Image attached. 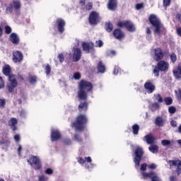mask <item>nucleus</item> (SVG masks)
I'll return each instance as SVG.
<instances>
[{"label": "nucleus", "mask_w": 181, "mask_h": 181, "mask_svg": "<svg viewBox=\"0 0 181 181\" xmlns=\"http://www.w3.org/2000/svg\"><path fill=\"white\" fill-rule=\"evenodd\" d=\"M78 97L79 100H87V93L93 90V84L87 81L81 80L78 84Z\"/></svg>", "instance_id": "obj_1"}, {"label": "nucleus", "mask_w": 181, "mask_h": 181, "mask_svg": "<svg viewBox=\"0 0 181 181\" xmlns=\"http://www.w3.org/2000/svg\"><path fill=\"white\" fill-rule=\"evenodd\" d=\"M3 73L5 76H8V81L10 82L8 85V90L9 93H12L15 90L16 87L18 86V82H16V76L11 74V66L6 65L3 67Z\"/></svg>", "instance_id": "obj_2"}, {"label": "nucleus", "mask_w": 181, "mask_h": 181, "mask_svg": "<svg viewBox=\"0 0 181 181\" xmlns=\"http://www.w3.org/2000/svg\"><path fill=\"white\" fill-rule=\"evenodd\" d=\"M149 21L152 26L155 28L154 32L156 35H160L165 30V28H163V25L160 23V20L156 16L151 14L149 17Z\"/></svg>", "instance_id": "obj_3"}, {"label": "nucleus", "mask_w": 181, "mask_h": 181, "mask_svg": "<svg viewBox=\"0 0 181 181\" xmlns=\"http://www.w3.org/2000/svg\"><path fill=\"white\" fill-rule=\"evenodd\" d=\"M87 116L84 115H79L76 117L75 122L72 124V127L75 128L76 131H83L84 129V124H87Z\"/></svg>", "instance_id": "obj_4"}, {"label": "nucleus", "mask_w": 181, "mask_h": 181, "mask_svg": "<svg viewBox=\"0 0 181 181\" xmlns=\"http://www.w3.org/2000/svg\"><path fill=\"white\" fill-rule=\"evenodd\" d=\"M144 156V150L141 147H138L135 151V156L134 158V162L135 163L136 169H139V163Z\"/></svg>", "instance_id": "obj_5"}, {"label": "nucleus", "mask_w": 181, "mask_h": 181, "mask_svg": "<svg viewBox=\"0 0 181 181\" xmlns=\"http://www.w3.org/2000/svg\"><path fill=\"white\" fill-rule=\"evenodd\" d=\"M28 163H30V166L35 169V170H39L42 168V164L40 163V159L39 157L31 156L30 158L28 160Z\"/></svg>", "instance_id": "obj_6"}, {"label": "nucleus", "mask_w": 181, "mask_h": 181, "mask_svg": "<svg viewBox=\"0 0 181 181\" xmlns=\"http://www.w3.org/2000/svg\"><path fill=\"white\" fill-rule=\"evenodd\" d=\"M88 19L90 25H97L100 23V13L97 11H93L90 13Z\"/></svg>", "instance_id": "obj_7"}, {"label": "nucleus", "mask_w": 181, "mask_h": 181, "mask_svg": "<svg viewBox=\"0 0 181 181\" xmlns=\"http://www.w3.org/2000/svg\"><path fill=\"white\" fill-rule=\"evenodd\" d=\"M73 52V61L78 62L81 59V49L80 48L74 47L72 49Z\"/></svg>", "instance_id": "obj_8"}, {"label": "nucleus", "mask_w": 181, "mask_h": 181, "mask_svg": "<svg viewBox=\"0 0 181 181\" xmlns=\"http://www.w3.org/2000/svg\"><path fill=\"white\" fill-rule=\"evenodd\" d=\"M144 88L146 90V93H148V94H152V93L155 91L156 87L153 83H152V82L148 81L144 84Z\"/></svg>", "instance_id": "obj_9"}, {"label": "nucleus", "mask_w": 181, "mask_h": 181, "mask_svg": "<svg viewBox=\"0 0 181 181\" xmlns=\"http://www.w3.org/2000/svg\"><path fill=\"white\" fill-rule=\"evenodd\" d=\"M168 163L170 167L177 166L176 172L177 175H180L181 173V160H169Z\"/></svg>", "instance_id": "obj_10"}, {"label": "nucleus", "mask_w": 181, "mask_h": 181, "mask_svg": "<svg viewBox=\"0 0 181 181\" xmlns=\"http://www.w3.org/2000/svg\"><path fill=\"white\" fill-rule=\"evenodd\" d=\"M82 47L83 52H86V53H90L93 49H94V43L93 42H83L82 43Z\"/></svg>", "instance_id": "obj_11"}, {"label": "nucleus", "mask_w": 181, "mask_h": 181, "mask_svg": "<svg viewBox=\"0 0 181 181\" xmlns=\"http://www.w3.org/2000/svg\"><path fill=\"white\" fill-rule=\"evenodd\" d=\"M157 67H158L160 71H168V69H169V63L165 61H160L157 64Z\"/></svg>", "instance_id": "obj_12"}, {"label": "nucleus", "mask_w": 181, "mask_h": 181, "mask_svg": "<svg viewBox=\"0 0 181 181\" xmlns=\"http://www.w3.org/2000/svg\"><path fill=\"white\" fill-rule=\"evenodd\" d=\"M162 59H163V52L160 48L156 49L154 60H156V62H159V60H162Z\"/></svg>", "instance_id": "obj_13"}, {"label": "nucleus", "mask_w": 181, "mask_h": 181, "mask_svg": "<svg viewBox=\"0 0 181 181\" xmlns=\"http://www.w3.org/2000/svg\"><path fill=\"white\" fill-rule=\"evenodd\" d=\"M57 23L58 26L59 33H63V32H64V26L66 25V22H64V20L59 18L57 20Z\"/></svg>", "instance_id": "obj_14"}, {"label": "nucleus", "mask_w": 181, "mask_h": 181, "mask_svg": "<svg viewBox=\"0 0 181 181\" xmlns=\"http://www.w3.org/2000/svg\"><path fill=\"white\" fill-rule=\"evenodd\" d=\"M61 136L62 135L60 134L59 130H51V140L52 142L60 139Z\"/></svg>", "instance_id": "obj_15"}, {"label": "nucleus", "mask_w": 181, "mask_h": 181, "mask_svg": "<svg viewBox=\"0 0 181 181\" xmlns=\"http://www.w3.org/2000/svg\"><path fill=\"white\" fill-rule=\"evenodd\" d=\"M13 60L15 62V63H18V62H22V60H23V55L22 54V52L19 51L14 52Z\"/></svg>", "instance_id": "obj_16"}, {"label": "nucleus", "mask_w": 181, "mask_h": 181, "mask_svg": "<svg viewBox=\"0 0 181 181\" xmlns=\"http://www.w3.org/2000/svg\"><path fill=\"white\" fill-rule=\"evenodd\" d=\"M144 141H146L148 145L155 144V137L152 134H147L144 136Z\"/></svg>", "instance_id": "obj_17"}, {"label": "nucleus", "mask_w": 181, "mask_h": 181, "mask_svg": "<svg viewBox=\"0 0 181 181\" xmlns=\"http://www.w3.org/2000/svg\"><path fill=\"white\" fill-rule=\"evenodd\" d=\"M165 122H166V119L162 117H157L155 119V124L157 127H163Z\"/></svg>", "instance_id": "obj_18"}, {"label": "nucleus", "mask_w": 181, "mask_h": 181, "mask_svg": "<svg viewBox=\"0 0 181 181\" xmlns=\"http://www.w3.org/2000/svg\"><path fill=\"white\" fill-rule=\"evenodd\" d=\"M10 41L13 45H18L19 43V37L18 34L13 33L10 35Z\"/></svg>", "instance_id": "obj_19"}, {"label": "nucleus", "mask_w": 181, "mask_h": 181, "mask_svg": "<svg viewBox=\"0 0 181 181\" xmlns=\"http://www.w3.org/2000/svg\"><path fill=\"white\" fill-rule=\"evenodd\" d=\"M88 110V104L86 102L81 103L78 105V111L80 112H86Z\"/></svg>", "instance_id": "obj_20"}, {"label": "nucleus", "mask_w": 181, "mask_h": 181, "mask_svg": "<svg viewBox=\"0 0 181 181\" xmlns=\"http://www.w3.org/2000/svg\"><path fill=\"white\" fill-rule=\"evenodd\" d=\"M18 124V119L16 118H11L8 122V125L11 127L13 131H16V124Z\"/></svg>", "instance_id": "obj_21"}, {"label": "nucleus", "mask_w": 181, "mask_h": 181, "mask_svg": "<svg viewBox=\"0 0 181 181\" xmlns=\"http://www.w3.org/2000/svg\"><path fill=\"white\" fill-rule=\"evenodd\" d=\"M107 8L110 11H115V8H117V0H109Z\"/></svg>", "instance_id": "obj_22"}, {"label": "nucleus", "mask_w": 181, "mask_h": 181, "mask_svg": "<svg viewBox=\"0 0 181 181\" xmlns=\"http://www.w3.org/2000/svg\"><path fill=\"white\" fill-rule=\"evenodd\" d=\"M113 35L116 39H122L124 37V33L119 29L115 30Z\"/></svg>", "instance_id": "obj_23"}, {"label": "nucleus", "mask_w": 181, "mask_h": 181, "mask_svg": "<svg viewBox=\"0 0 181 181\" xmlns=\"http://www.w3.org/2000/svg\"><path fill=\"white\" fill-rule=\"evenodd\" d=\"M160 106L159 105V103H154L151 105H149V110L152 111V112H155V111H158Z\"/></svg>", "instance_id": "obj_24"}, {"label": "nucleus", "mask_w": 181, "mask_h": 181, "mask_svg": "<svg viewBox=\"0 0 181 181\" xmlns=\"http://www.w3.org/2000/svg\"><path fill=\"white\" fill-rule=\"evenodd\" d=\"M126 28L127 29V30L129 32H135V25H134V23H131L129 21L127 22Z\"/></svg>", "instance_id": "obj_25"}, {"label": "nucleus", "mask_w": 181, "mask_h": 181, "mask_svg": "<svg viewBox=\"0 0 181 181\" xmlns=\"http://www.w3.org/2000/svg\"><path fill=\"white\" fill-rule=\"evenodd\" d=\"M153 100L158 101V103H163V98L159 93H156L153 95Z\"/></svg>", "instance_id": "obj_26"}, {"label": "nucleus", "mask_w": 181, "mask_h": 181, "mask_svg": "<svg viewBox=\"0 0 181 181\" xmlns=\"http://www.w3.org/2000/svg\"><path fill=\"white\" fill-rule=\"evenodd\" d=\"M98 70L99 73L104 74L105 73V66L103 65V62H100L98 65Z\"/></svg>", "instance_id": "obj_27"}, {"label": "nucleus", "mask_w": 181, "mask_h": 181, "mask_svg": "<svg viewBox=\"0 0 181 181\" xmlns=\"http://www.w3.org/2000/svg\"><path fill=\"white\" fill-rule=\"evenodd\" d=\"M158 149H159V147L156 145H151L148 147V150L150 152H152V153H158Z\"/></svg>", "instance_id": "obj_28"}, {"label": "nucleus", "mask_w": 181, "mask_h": 181, "mask_svg": "<svg viewBox=\"0 0 181 181\" xmlns=\"http://www.w3.org/2000/svg\"><path fill=\"white\" fill-rule=\"evenodd\" d=\"M133 134L134 135H138V132H139V126L138 124H134L132 126Z\"/></svg>", "instance_id": "obj_29"}, {"label": "nucleus", "mask_w": 181, "mask_h": 181, "mask_svg": "<svg viewBox=\"0 0 181 181\" xmlns=\"http://www.w3.org/2000/svg\"><path fill=\"white\" fill-rule=\"evenodd\" d=\"M172 143L170 142V141L167 140V139H164L161 141V145H163V146H169V145H170Z\"/></svg>", "instance_id": "obj_30"}, {"label": "nucleus", "mask_w": 181, "mask_h": 181, "mask_svg": "<svg viewBox=\"0 0 181 181\" xmlns=\"http://www.w3.org/2000/svg\"><path fill=\"white\" fill-rule=\"evenodd\" d=\"M105 26H106L107 32H111V30H112L113 26H112V24L111 23H107L105 24Z\"/></svg>", "instance_id": "obj_31"}, {"label": "nucleus", "mask_w": 181, "mask_h": 181, "mask_svg": "<svg viewBox=\"0 0 181 181\" xmlns=\"http://www.w3.org/2000/svg\"><path fill=\"white\" fill-rule=\"evenodd\" d=\"M173 100L171 98H164V103L166 105H170L173 103Z\"/></svg>", "instance_id": "obj_32"}, {"label": "nucleus", "mask_w": 181, "mask_h": 181, "mask_svg": "<svg viewBox=\"0 0 181 181\" xmlns=\"http://www.w3.org/2000/svg\"><path fill=\"white\" fill-rule=\"evenodd\" d=\"M170 58L172 63H175L176 60H177V57L175 54V53H172L170 54Z\"/></svg>", "instance_id": "obj_33"}, {"label": "nucleus", "mask_w": 181, "mask_h": 181, "mask_svg": "<svg viewBox=\"0 0 181 181\" xmlns=\"http://www.w3.org/2000/svg\"><path fill=\"white\" fill-rule=\"evenodd\" d=\"M160 71V69H158V66H156L153 71V73L155 76V77H159V71Z\"/></svg>", "instance_id": "obj_34"}, {"label": "nucleus", "mask_w": 181, "mask_h": 181, "mask_svg": "<svg viewBox=\"0 0 181 181\" xmlns=\"http://www.w3.org/2000/svg\"><path fill=\"white\" fill-rule=\"evenodd\" d=\"M13 4L15 9H19L21 8V1H14Z\"/></svg>", "instance_id": "obj_35"}, {"label": "nucleus", "mask_w": 181, "mask_h": 181, "mask_svg": "<svg viewBox=\"0 0 181 181\" xmlns=\"http://www.w3.org/2000/svg\"><path fill=\"white\" fill-rule=\"evenodd\" d=\"M127 23H128V21H125V22L119 21V22H118V23H117V26H118L119 28H124V27L126 28Z\"/></svg>", "instance_id": "obj_36"}, {"label": "nucleus", "mask_w": 181, "mask_h": 181, "mask_svg": "<svg viewBox=\"0 0 181 181\" xmlns=\"http://www.w3.org/2000/svg\"><path fill=\"white\" fill-rule=\"evenodd\" d=\"M29 81H30V84H35L36 83V81H37V77L30 76Z\"/></svg>", "instance_id": "obj_37"}, {"label": "nucleus", "mask_w": 181, "mask_h": 181, "mask_svg": "<svg viewBox=\"0 0 181 181\" xmlns=\"http://www.w3.org/2000/svg\"><path fill=\"white\" fill-rule=\"evenodd\" d=\"M52 71V68L50 67V65L47 64L46 67H45V73L47 74V76H49V74H50Z\"/></svg>", "instance_id": "obj_38"}, {"label": "nucleus", "mask_w": 181, "mask_h": 181, "mask_svg": "<svg viewBox=\"0 0 181 181\" xmlns=\"http://www.w3.org/2000/svg\"><path fill=\"white\" fill-rule=\"evenodd\" d=\"M95 45L96 47H103V46H104V42H103V40H99L95 42Z\"/></svg>", "instance_id": "obj_39"}, {"label": "nucleus", "mask_w": 181, "mask_h": 181, "mask_svg": "<svg viewBox=\"0 0 181 181\" xmlns=\"http://www.w3.org/2000/svg\"><path fill=\"white\" fill-rule=\"evenodd\" d=\"M168 112H170V114H175V112H176V107H175L173 106L169 107Z\"/></svg>", "instance_id": "obj_40"}, {"label": "nucleus", "mask_w": 181, "mask_h": 181, "mask_svg": "<svg viewBox=\"0 0 181 181\" xmlns=\"http://www.w3.org/2000/svg\"><path fill=\"white\" fill-rule=\"evenodd\" d=\"M74 80H80V78H81V74H80L78 72L74 73Z\"/></svg>", "instance_id": "obj_41"}, {"label": "nucleus", "mask_w": 181, "mask_h": 181, "mask_svg": "<svg viewBox=\"0 0 181 181\" xmlns=\"http://www.w3.org/2000/svg\"><path fill=\"white\" fill-rule=\"evenodd\" d=\"M48 177L46 175H40L38 177V181H47Z\"/></svg>", "instance_id": "obj_42"}, {"label": "nucleus", "mask_w": 181, "mask_h": 181, "mask_svg": "<svg viewBox=\"0 0 181 181\" xmlns=\"http://www.w3.org/2000/svg\"><path fill=\"white\" fill-rule=\"evenodd\" d=\"M74 139L76 141V142H81L83 141V139L79 136V134H75Z\"/></svg>", "instance_id": "obj_43"}, {"label": "nucleus", "mask_w": 181, "mask_h": 181, "mask_svg": "<svg viewBox=\"0 0 181 181\" xmlns=\"http://www.w3.org/2000/svg\"><path fill=\"white\" fill-rule=\"evenodd\" d=\"M78 162L80 163V165H84V163H86V158H78Z\"/></svg>", "instance_id": "obj_44"}, {"label": "nucleus", "mask_w": 181, "mask_h": 181, "mask_svg": "<svg viewBox=\"0 0 181 181\" xmlns=\"http://www.w3.org/2000/svg\"><path fill=\"white\" fill-rule=\"evenodd\" d=\"M7 13H12V11H13V8L12 6H8L6 9Z\"/></svg>", "instance_id": "obj_45"}, {"label": "nucleus", "mask_w": 181, "mask_h": 181, "mask_svg": "<svg viewBox=\"0 0 181 181\" xmlns=\"http://www.w3.org/2000/svg\"><path fill=\"white\" fill-rule=\"evenodd\" d=\"M46 175H53V170L52 168H47L45 170Z\"/></svg>", "instance_id": "obj_46"}, {"label": "nucleus", "mask_w": 181, "mask_h": 181, "mask_svg": "<svg viewBox=\"0 0 181 181\" xmlns=\"http://www.w3.org/2000/svg\"><path fill=\"white\" fill-rule=\"evenodd\" d=\"M5 30H6V33H7V35H9V33H11V32H12V28H11V27L6 25L5 27Z\"/></svg>", "instance_id": "obj_47"}, {"label": "nucleus", "mask_w": 181, "mask_h": 181, "mask_svg": "<svg viewBox=\"0 0 181 181\" xmlns=\"http://www.w3.org/2000/svg\"><path fill=\"white\" fill-rule=\"evenodd\" d=\"M119 72V68L118 66H115L114 71H113L114 76H117V74H118Z\"/></svg>", "instance_id": "obj_48"}, {"label": "nucleus", "mask_w": 181, "mask_h": 181, "mask_svg": "<svg viewBox=\"0 0 181 181\" xmlns=\"http://www.w3.org/2000/svg\"><path fill=\"white\" fill-rule=\"evenodd\" d=\"M86 8L87 9V11H90V9H93V3H88L86 5Z\"/></svg>", "instance_id": "obj_49"}, {"label": "nucleus", "mask_w": 181, "mask_h": 181, "mask_svg": "<svg viewBox=\"0 0 181 181\" xmlns=\"http://www.w3.org/2000/svg\"><path fill=\"white\" fill-rule=\"evenodd\" d=\"M58 58L59 59L60 63H63L64 62V57L63 56V54H59Z\"/></svg>", "instance_id": "obj_50"}, {"label": "nucleus", "mask_w": 181, "mask_h": 181, "mask_svg": "<svg viewBox=\"0 0 181 181\" xmlns=\"http://www.w3.org/2000/svg\"><path fill=\"white\" fill-rule=\"evenodd\" d=\"M142 8H144V4H137L136 5V9H137V11H139V9H142Z\"/></svg>", "instance_id": "obj_51"}, {"label": "nucleus", "mask_w": 181, "mask_h": 181, "mask_svg": "<svg viewBox=\"0 0 181 181\" xmlns=\"http://www.w3.org/2000/svg\"><path fill=\"white\" fill-rule=\"evenodd\" d=\"M170 5V0H163V6H169Z\"/></svg>", "instance_id": "obj_52"}, {"label": "nucleus", "mask_w": 181, "mask_h": 181, "mask_svg": "<svg viewBox=\"0 0 181 181\" xmlns=\"http://www.w3.org/2000/svg\"><path fill=\"white\" fill-rule=\"evenodd\" d=\"M64 144H66V145H71V139H64Z\"/></svg>", "instance_id": "obj_53"}, {"label": "nucleus", "mask_w": 181, "mask_h": 181, "mask_svg": "<svg viewBox=\"0 0 181 181\" xmlns=\"http://www.w3.org/2000/svg\"><path fill=\"white\" fill-rule=\"evenodd\" d=\"M20 116L21 117V118H25V117H26V111L25 110H21L20 112Z\"/></svg>", "instance_id": "obj_54"}, {"label": "nucleus", "mask_w": 181, "mask_h": 181, "mask_svg": "<svg viewBox=\"0 0 181 181\" xmlns=\"http://www.w3.org/2000/svg\"><path fill=\"white\" fill-rule=\"evenodd\" d=\"M14 141H16V142H19V141H21V136L19 134H16L14 136Z\"/></svg>", "instance_id": "obj_55"}, {"label": "nucleus", "mask_w": 181, "mask_h": 181, "mask_svg": "<svg viewBox=\"0 0 181 181\" xmlns=\"http://www.w3.org/2000/svg\"><path fill=\"white\" fill-rule=\"evenodd\" d=\"M146 166H148V165H146V163H143L141 165V168H140V170H146Z\"/></svg>", "instance_id": "obj_56"}, {"label": "nucleus", "mask_w": 181, "mask_h": 181, "mask_svg": "<svg viewBox=\"0 0 181 181\" xmlns=\"http://www.w3.org/2000/svg\"><path fill=\"white\" fill-rule=\"evenodd\" d=\"M5 83H4V80L2 77L0 76V88H4Z\"/></svg>", "instance_id": "obj_57"}, {"label": "nucleus", "mask_w": 181, "mask_h": 181, "mask_svg": "<svg viewBox=\"0 0 181 181\" xmlns=\"http://www.w3.org/2000/svg\"><path fill=\"white\" fill-rule=\"evenodd\" d=\"M148 169H156V164L152 163L148 165Z\"/></svg>", "instance_id": "obj_58"}, {"label": "nucleus", "mask_w": 181, "mask_h": 181, "mask_svg": "<svg viewBox=\"0 0 181 181\" xmlns=\"http://www.w3.org/2000/svg\"><path fill=\"white\" fill-rule=\"evenodd\" d=\"M0 107H5V100L0 99Z\"/></svg>", "instance_id": "obj_59"}, {"label": "nucleus", "mask_w": 181, "mask_h": 181, "mask_svg": "<svg viewBox=\"0 0 181 181\" xmlns=\"http://www.w3.org/2000/svg\"><path fill=\"white\" fill-rule=\"evenodd\" d=\"M176 18L178 19V21H180V22H181V11L177 13Z\"/></svg>", "instance_id": "obj_60"}, {"label": "nucleus", "mask_w": 181, "mask_h": 181, "mask_svg": "<svg viewBox=\"0 0 181 181\" xmlns=\"http://www.w3.org/2000/svg\"><path fill=\"white\" fill-rule=\"evenodd\" d=\"M170 124H171V126L174 127H177V122H176V121H175V120L171 121Z\"/></svg>", "instance_id": "obj_61"}, {"label": "nucleus", "mask_w": 181, "mask_h": 181, "mask_svg": "<svg viewBox=\"0 0 181 181\" xmlns=\"http://www.w3.org/2000/svg\"><path fill=\"white\" fill-rule=\"evenodd\" d=\"M86 160V162H88V163H91V162H92L91 157H86L85 161Z\"/></svg>", "instance_id": "obj_62"}, {"label": "nucleus", "mask_w": 181, "mask_h": 181, "mask_svg": "<svg viewBox=\"0 0 181 181\" xmlns=\"http://www.w3.org/2000/svg\"><path fill=\"white\" fill-rule=\"evenodd\" d=\"M176 32L177 35L181 37V28H177Z\"/></svg>", "instance_id": "obj_63"}, {"label": "nucleus", "mask_w": 181, "mask_h": 181, "mask_svg": "<svg viewBox=\"0 0 181 181\" xmlns=\"http://www.w3.org/2000/svg\"><path fill=\"white\" fill-rule=\"evenodd\" d=\"M21 151H22V146L19 145L18 148V152L19 156H21Z\"/></svg>", "instance_id": "obj_64"}]
</instances>
